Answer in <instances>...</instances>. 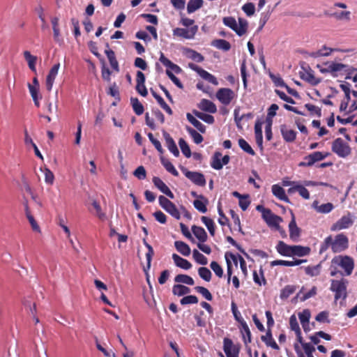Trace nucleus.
<instances>
[{
	"instance_id": "obj_1",
	"label": "nucleus",
	"mask_w": 357,
	"mask_h": 357,
	"mask_svg": "<svg viewBox=\"0 0 357 357\" xmlns=\"http://www.w3.org/2000/svg\"><path fill=\"white\" fill-rule=\"evenodd\" d=\"M331 263V267H338L343 271L342 275H351L354 269V260L348 255L335 256Z\"/></svg>"
},
{
	"instance_id": "obj_2",
	"label": "nucleus",
	"mask_w": 357,
	"mask_h": 357,
	"mask_svg": "<svg viewBox=\"0 0 357 357\" xmlns=\"http://www.w3.org/2000/svg\"><path fill=\"white\" fill-rule=\"evenodd\" d=\"M238 21L239 24L238 26L236 19L233 17H225L222 19L223 24L225 26L235 31L238 36H241L247 32L248 23L246 20L241 17H239Z\"/></svg>"
},
{
	"instance_id": "obj_3",
	"label": "nucleus",
	"mask_w": 357,
	"mask_h": 357,
	"mask_svg": "<svg viewBox=\"0 0 357 357\" xmlns=\"http://www.w3.org/2000/svg\"><path fill=\"white\" fill-rule=\"evenodd\" d=\"M348 280L344 278L340 280H332L330 290L335 293V300L340 298L344 300L347 297Z\"/></svg>"
},
{
	"instance_id": "obj_4",
	"label": "nucleus",
	"mask_w": 357,
	"mask_h": 357,
	"mask_svg": "<svg viewBox=\"0 0 357 357\" xmlns=\"http://www.w3.org/2000/svg\"><path fill=\"white\" fill-rule=\"evenodd\" d=\"M331 150L339 158H346L351 153V149L349 144L340 137L335 139L332 142Z\"/></svg>"
},
{
	"instance_id": "obj_5",
	"label": "nucleus",
	"mask_w": 357,
	"mask_h": 357,
	"mask_svg": "<svg viewBox=\"0 0 357 357\" xmlns=\"http://www.w3.org/2000/svg\"><path fill=\"white\" fill-rule=\"evenodd\" d=\"M349 248V238L343 233L337 234L332 237V251L334 253H339L346 250Z\"/></svg>"
},
{
	"instance_id": "obj_6",
	"label": "nucleus",
	"mask_w": 357,
	"mask_h": 357,
	"mask_svg": "<svg viewBox=\"0 0 357 357\" xmlns=\"http://www.w3.org/2000/svg\"><path fill=\"white\" fill-rule=\"evenodd\" d=\"M354 224L353 215L350 212L341 218H340L336 222L332 225L331 227V231H340L349 228Z\"/></svg>"
},
{
	"instance_id": "obj_7",
	"label": "nucleus",
	"mask_w": 357,
	"mask_h": 357,
	"mask_svg": "<svg viewBox=\"0 0 357 357\" xmlns=\"http://www.w3.org/2000/svg\"><path fill=\"white\" fill-rule=\"evenodd\" d=\"M215 96L222 105H229L236 97V94L229 88H220L217 91Z\"/></svg>"
},
{
	"instance_id": "obj_8",
	"label": "nucleus",
	"mask_w": 357,
	"mask_h": 357,
	"mask_svg": "<svg viewBox=\"0 0 357 357\" xmlns=\"http://www.w3.org/2000/svg\"><path fill=\"white\" fill-rule=\"evenodd\" d=\"M181 171L184 174V175L189 180H190L195 185L200 187H204L206 185V181L204 175L202 173L198 172L189 171L185 167H183L181 169Z\"/></svg>"
},
{
	"instance_id": "obj_9",
	"label": "nucleus",
	"mask_w": 357,
	"mask_h": 357,
	"mask_svg": "<svg viewBox=\"0 0 357 357\" xmlns=\"http://www.w3.org/2000/svg\"><path fill=\"white\" fill-rule=\"evenodd\" d=\"M160 205L171 215L177 220L181 218V215L175 204L167 197L160 195L158 198Z\"/></svg>"
},
{
	"instance_id": "obj_10",
	"label": "nucleus",
	"mask_w": 357,
	"mask_h": 357,
	"mask_svg": "<svg viewBox=\"0 0 357 357\" xmlns=\"http://www.w3.org/2000/svg\"><path fill=\"white\" fill-rule=\"evenodd\" d=\"M223 350L227 357H238L240 346L234 344L231 339L225 337L223 340Z\"/></svg>"
},
{
	"instance_id": "obj_11",
	"label": "nucleus",
	"mask_w": 357,
	"mask_h": 357,
	"mask_svg": "<svg viewBox=\"0 0 357 357\" xmlns=\"http://www.w3.org/2000/svg\"><path fill=\"white\" fill-rule=\"evenodd\" d=\"M198 31V26L194 25L189 29L176 28L173 30V35L184 39H193Z\"/></svg>"
},
{
	"instance_id": "obj_12",
	"label": "nucleus",
	"mask_w": 357,
	"mask_h": 357,
	"mask_svg": "<svg viewBox=\"0 0 357 357\" xmlns=\"http://www.w3.org/2000/svg\"><path fill=\"white\" fill-rule=\"evenodd\" d=\"M321 72L328 71L330 72L333 77H337V72L344 71L347 73L346 76V79H350L351 70L349 68L347 65L340 63H331L328 66V68L326 70H321Z\"/></svg>"
},
{
	"instance_id": "obj_13",
	"label": "nucleus",
	"mask_w": 357,
	"mask_h": 357,
	"mask_svg": "<svg viewBox=\"0 0 357 357\" xmlns=\"http://www.w3.org/2000/svg\"><path fill=\"white\" fill-rule=\"evenodd\" d=\"M294 348L298 357H314L315 347L310 343L303 344L302 349L298 343H294Z\"/></svg>"
},
{
	"instance_id": "obj_14",
	"label": "nucleus",
	"mask_w": 357,
	"mask_h": 357,
	"mask_svg": "<svg viewBox=\"0 0 357 357\" xmlns=\"http://www.w3.org/2000/svg\"><path fill=\"white\" fill-rule=\"evenodd\" d=\"M189 67L192 70L196 71L199 75V76L202 78H203L204 79L208 81V82H210L214 85L218 84V82L216 77L214 75H213L212 74L207 72L206 70L202 69V68L197 66V65H195L194 63H190Z\"/></svg>"
},
{
	"instance_id": "obj_15",
	"label": "nucleus",
	"mask_w": 357,
	"mask_h": 357,
	"mask_svg": "<svg viewBox=\"0 0 357 357\" xmlns=\"http://www.w3.org/2000/svg\"><path fill=\"white\" fill-rule=\"evenodd\" d=\"M289 237L293 241H297L301 230L297 226L294 214L291 212V220L289 224Z\"/></svg>"
},
{
	"instance_id": "obj_16",
	"label": "nucleus",
	"mask_w": 357,
	"mask_h": 357,
	"mask_svg": "<svg viewBox=\"0 0 357 357\" xmlns=\"http://www.w3.org/2000/svg\"><path fill=\"white\" fill-rule=\"evenodd\" d=\"M60 68V63L54 64L49 71V73L46 77V89L48 91H50L52 89L54 79L57 76L59 69Z\"/></svg>"
},
{
	"instance_id": "obj_17",
	"label": "nucleus",
	"mask_w": 357,
	"mask_h": 357,
	"mask_svg": "<svg viewBox=\"0 0 357 357\" xmlns=\"http://www.w3.org/2000/svg\"><path fill=\"white\" fill-rule=\"evenodd\" d=\"M153 183L154 185L158 188L162 193L166 195L170 199H174V195L168 186L159 178L154 176L153 178Z\"/></svg>"
},
{
	"instance_id": "obj_18",
	"label": "nucleus",
	"mask_w": 357,
	"mask_h": 357,
	"mask_svg": "<svg viewBox=\"0 0 357 357\" xmlns=\"http://www.w3.org/2000/svg\"><path fill=\"white\" fill-rule=\"evenodd\" d=\"M281 135L286 142H293L296 138V132L288 128L286 125L280 126Z\"/></svg>"
},
{
	"instance_id": "obj_19",
	"label": "nucleus",
	"mask_w": 357,
	"mask_h": 357,
	"mask_svg": "<svg viewBox=\"0 0 357 357\" xmlns=\"http://www.w3.org/2000/svg\"><path fill=\"white\" fill-rule=\"evenodd\" d=\"M163 136L169 151L172 153L174 156L178 157L179 155V151L173 138L166 131L163 132Z\"/></svg>"
},
{
	"instance_id": "obj_20",
	"label": "nucleus",
	"mask_w": 357,
	"mask_h": 357,
	"mask_svg": "<svg viewBox=\"0 0 357 357\" xmlns=\"http://www.w3.org/2000/svg\"><path fill=\"white\" fill-rule=\"evenodd\" d=\"M198 107L206 112L214 114L217 112V107L215 103L208 99H202L198 104Z\"/></svg>"
},
{
	"instance_id": "obj_21",
	"label": "nucleus",
	"mask_w": 357,
	"mask_h": 357,
	"mask_svg": "<svg viewBox=\"0 0 357 357\" xmlns=\"http://www.w3.org/2000/svg\"><path fill=\"white\" fill-rule=\"evenodd\" d=\"M106 47H107L105 50V53L107 55V57L109 61L111 67L116 72L119 71V63L116 60L115 53L112 50L109 49V44H106Z\"/></svg>"
},
{
	"instance_id": "obj_22",
	"label": "nucleus",
	"mask_w": 357,
	"mask_h": 357,
	"mask_svg": "<svg viewBox=\"0 0 357 357\" xmlns=\"http://www.w3.org/2000/svg\"><path fill=\"white\" fill-rule=\"evenodd\" d=\"M276 250L277 252L282 256H292V245H289L284 241H280L278 242V243L276 245Z\"/></svg>"
},
{
	"instance_id": "obj_23",
	"label": "nucleus",
	"mask_w": 357,
	"mask_h": 357,
	"mask_svg": "<svg viewBox=\"0 0 357 357\" xmlns=\"http://www.w3.org/2000/svg\"><path fill=\"white\" fill-rule=\"evenodd\" d=\"M208 203V200L204 195H200L199 196V199H195L193 202L194 207L201 213H206L207 211L206 205Z\"/></svg>"
},
{
	"instance_id": "obj_24",
	"label": "nucleus",
	"mask_w": 357,
	"mask_h": 357,
	"mask_svg": "<svg viewBox=\"0 0 357 357\" xmlns=\"http://www.w3.org/2000/svg\"><path fill=\"white\" fill-rule=\"evenodd\" d=\"M172 259L175 264L181 268L188 270L192 267V264L190 261L185 259L182 258L177 254H173Z\"/></svg>"
},
{
	"instance_id": "obj_25",
	"label": "nucleus",
	"mask_w": 357,
	"mask_h": 357,
	"mask_svg": "<svg viewBox=\"0 0 357 357\" xmlns=\"http://www.w3.org/2000/svg\"><path fill=\"white\" fill-rule=\"evenodd\" d=\"M272 192L274 196L278 198L280 200L285 202H289L288 197L286 195L284 190L279 185H273L272 186Z\"/></svg>"
},
{
	"instance_id": "obj_26",
	"label": "nucleus",
	"mask_w": 357,
	"mask_h": 357,
	"mask_svg": "<svg viewBox=\"0 0 357 357\" xmlns=\"http://www.w3.org/2000/svg\"><path fill=\"white\" fill-rule=\"evenodd\" d=\"M159 60L164 66L174 71L176 73H179L181 72V68L176 64L172 63L169 59L165 57L162 52L160 53Z\"/></svg>"
},
{
	"instance_id": "obj_27",
	"label": "nucleus",
	"mask_w": 357,
	"mask_h": 357,
	"mask_svg": "<svg viewBox=\"0 0 357 357\" xmlns=\"http://www.w3.org/2000/svg\"><path fill=\"white\" fill-rule=\"evenodd\" d=\"M192 231L200 242L204 243L206 241L208 236L204 228L193 225L192 227Z\"/></svg>"
},
{
	"instance_id": "obj_28",
	"label": "nucleus",
	"mask_w": 357,
	"mask_h": 357,
	"mask_svg": "<svg viewBox=\"0 0 357 357\" xmlns=\"http://www.w3.org/2000/svg\"><path fill=\"white\" fill-rule=\"evenodd\" d=\"M310 248L302 245H292V256L304 257L310 253Z\"/></svg>"
},
{
	"instance_id": "obj_29",
	"label": "nucleus",
	"mask_w": 357,
	"mask_h": 357,
	"mask_svg": "<svg viewBox=\"0 0 357 357\" xmlns=\"http://www.w3.org/2000/svg\"><path fill=\"white\" fill-rule=\"evenodd\" d=\"M23 54L25 60L28 63V66L30 70L32 72L36 73V64L37 61V57L36 56L32 55L29 51H24Z\"/></svg>"
},
{
	"instance_id": "obj_30",
	"label": "nucleus",
	"mask_w": 357,
	"mask_h": 357,
	"mask_svg": "<svg viewBox=\"0 0 357 357\" xmlns=\"http://www.w3.org/2000/svg\"><path fill=\"white\" fill-rule=\"evenodd\" d=\"M174 246L176 250L183 256H189L190 255V248L189 245L181 241H176L174 242Z\"/></svg>"
},
{
	"instance_id": "obj_31",
	"label": "nucleus",
	"mask_w": 357,
	"mask_h": 357,
	"mask_svg": "<svg viewBox=\"0 0 357 357\" xmlns=\"http://www.w3.org/2000/svg\"><path fill=\"white\" fill-rule=\"evenodd\" d=\"M296 191H297L299 193V195L305 199H310V192L308 190L305 188L304 186L301 185H296L288 190L289 193H293Z\"/></svg>"
},
{
	"instance_id": "obj_32",
	"label": "nucleus",
	"mask_w": 357,
	"mask_h": 357,
	"mask_svg": "<svg viewBox=\"0 0 357 357\" xmlns=\"http://www.w3.org/2000/svg\"><path fill=\"white\" fill-rule=\"evenodd\" d=\"M325 15L334 17L337 20H345L350 21L351 20V12L350 11H341V12H335L332 13H328L325 12Z\"/></svg>"
},
{
	"instance_id": "obj_33",
	"label": "nucleus",
	"mask_w": 357,
	"mask_h": 357,
	"mask_svg": "<svg viewBox=\"0 0 357 357\" xmlns=\"http://www.w3.org/2000/svg\"><path fill=\"white\" fill-rule=\"evenodd\" d=\"M261 340L265 342L268 347H271L274 349H279V347L275 341L273 339L271 329H268L266 334L261 336Z\"/></svg>"
},
{
	"instance_id": "obj_34",
	"label": "nucleus",
	"mask_w": 357,
	"mask_h": 357,
	"mask_svg": "<svg viewBox=\"0 0 357 357\" xmlns=\"http://www.w3.org/2000/svg\"><path fill=\"white\" fill-rule=\"evenodd\" d=\"M186 118L188 121L192 124L200 132L204 133L206 132V126L198 121L190 113H187Z\"/></svg>"
},
{
	"instance_id": "obj_35",
	"label": "nucleus",
	"mask_w": 357,
	"mask_h": 357,
	"mask_svg": "<svg viewBox=\"0 0 357 357\" xmlns=\"http://www.w3.org/2000/svg\"><path fill=\"white\" fill-rule=\"evenodd\" d=\"M222 153L220 152L216 151L213 154L211 162V166L212 168L216 170H220L222 168Z\"/></svg>"
},
{
	"instance_id": "obj_36",
	"label": "nucleus",
	"mask_w": 357,
	"mask_h": 357,
	"mask_svg": "<svg viewBox=\"0 0 357 357\" xmlns=\"http://www.w3.org/2000/svg\"><path fill=\"white\" fill-rule=\"evenodd\" d=\"M192 113L196 117L202 120L203 121L206 122V123L213 124L215 121L214 117L211 114H205V113L199 112L196 109H194L192 111Z\"/></svg>"
},
{
	"instance_id": "obj_37",
	"label": "nucleus",
	"mask_w": 357,
	"mask_h": 357,
	"mask_svg": "<svg viewBox=\"0 0 357 357\" xmlns=\"http://www.w3.org/2000/svg\"><path fill=\"white\" fill-rule=\"evenodd\" d=\"M211 45L219 50L229 51L231 49L230 43L223 39H216L212 41Z\"/></svg>"
},
{
	"instance_id": "obj_38",
	"label": "nucleus",
	"mask_w": 357,
	"mask_h": 357,
	"mask_svg": "<svg viewBox=\"0 0 357 357\" xmlns=\"http://www.w3.org/2000/svg\"><path fill=\"white\" fill-rule=\"evenodd\" d=\"M190 291V289L189 287L180 284H174L172 288V293L178 296L188 294Z\"/></svg>"
},
{
	"instance_id": "obj_39",
	"label": "nucleus",
	"mask_w": 357,
	"mask_h": 357,
	"mask_svg": "<svg viewBox=\"0 0 357 357\" xmlns=\"http://www.w3.org/2000/svg\"><path fill=\"white\" fill-rule=\"evenodd\" d=\"M301 77L302 79L310 83L312 85H317L319 83V80H318L314 77L313 72L311 70L302 73L301 75Z\"/></svg>"
},
{
	"instance_id": "obj_40",
	"label": "nucleus",
	"mask_w": 357,
	"mask_h": 357,
	"mask_svg": "<svg viewBox=\"0 0 357 357\" xmlns=\"http://www.w3.org/2000/svg\"><path fill=\"white\" fill-rule=\"evenodd\" d=\"M202 222L205 225V226L207 227L210 234L212 236H214L215 235V226L213 220L208 218L206 216H202L201 218Z\"/></svg>"
},
{
	"instance_id": "obj_41",
	"label": "nucleus",
	"mask_w": 357,
	"mask_h": 357,
	"mask_svg": "<svg viewBox=\"0 0 357 357\" xmlns=\"http://www.w3.org/2000/svg\"><path fill=\"white\" fill-rule=\"evenodd\" d=\"M185 129H186L187 132H188V134L191 136V137L192 138V139L195 144H199L203 142V140H204L203 137L195 130H194L193 128H192L191 127H190L188 126H187L185 127Z\"/></svg>"
},
{
	"instance_id": "obj_42",
	"label": "nucleus",
	"mask_w": 357,
	"mask_h": 357,
	"mask_svg": "<svg viewBox=\"0 0 357 357\" xmlns=\"http://www.w3.org/2000/svg\"><path fill=\"white\" fill-rule=\"evenodd\" d=\"M310 315V312L307 309L303 310L302 312L298 314L300 321L305 331H306L305 325H309Z\"/></svg>"
},
{
	"instance_id": "obj_43",
	"label": "nucleus",
	"mask_w": 357,
	"mask_h": 357,
	"mask_svg": "<svg viewBox=\"0 0 357 357\" xmlns=\"http://www.w3.org/2000/svg\"><path fill=\"white\" fill-rule=\"evenodd\" d=\"M203 6V0H190L188 6L187 10L188 13H192L199 9Z\"/></svg>"
},
{
	"instance_id": "obj_44",
	"label": "nucleus",
	"mask_w": 357,
	"mask_h": 357,
	"mask_svg": "<svg viewBox=\"0 0 357 357\" xmlns=\"http://www.w3.org/2000/svg\"><path fill=\"white\" fill-rule=\"evenodd\" d=\"M174 281L178 283H183L188 285H193L195 284L192 278L185 274H178L174 278Z\"/></svg>"
},
{
	"instance_id": "obj_45",
	"label": "nucleus",
	"mask_w": 357,
	"mask_h": 357,
	"mask_svg": "<svg viewBox=\"0 0 357 357\" xmlns=\"http://www.w3.org/2000/svg\"><path fill=\"white\" fill-rule=\"evenodd\" d=\"M161 163L168 172L171 173L172 175L175 176H178V171L176 169L173 164L168 159L161 158Z\"/></svg>"
},
{
	"instance_id": "obj_46",
	"label": "nucleus",
	"mask_w": 357,
	"mask_h": 357,
	"mask_svg": "<svg viewBox=\"0 0 357 357\" xmlns=\"http://www.w3.org/2000/svg\"><path fill=\"white\" fill-rule=\"evenodd\" d=\"M130 101L135 113L138 116L142 114L144 109L143 105L139 100L137 98H131Z\"/></svg>"
},
{
	"instance_id": "obj_47",
	"label": "nucleus",
	"mask_w": 357,
	"mask_h": 357,
	"mask_svg": "<svg viewBox=\"0 0 357 357\" xmlns=\"http://www.w3.org/2000/svg\"><path fill=\"white\" fill-rule=\"evenodd\" d=\"M242 333L245 344L251 342V332L245 321H241Z\"/></svg>"
},
{
	"instance_id": "obj_48",
	"label": "nucleus",
	"mask_w": 357,
	"mask_h": 357,
	"mask_svg": "<svg viewBox=\"0 0 357 357\" xmlns=\"http://www.w3.org/2000/svg\"><path fill=\"white\" fill-rule=\"evenodd\" d=\"M282 221V219L281 217L277 215H275V214H273L269 218L268 220H267V225L270 227H274L276 228V229L278 230H280V223Z\"/></svg>"
},
{
	"instance_id": "obj_49",
	"label": "nucleus",
	"mask_w": 357,
	"mask_h": 357,
	"mask_svg": "<svg viewBox=\"0 0 357 357\" xmlns=\"http://www.w3.org/2000/svg\"><path fill=\"white\" fill-rule=\"evenodd\" d=\"M296 290V287L294 285H287L285 286L280 292V298L282 299H287L291 294H293Z\"/></svg>"
},
{
	"instance_id": "obj_50",
	"label": "nucleus",
	"mask_w": 357,
	"mask_h": 357,
	"mask_svg": "<svg viewBox=\"0 0 357 357\" xmlns=\"http://www.w3.org/2000/svg\"><path fill=\"white\" fill-rule=\"evenodd\" d=\"M321 267L320 264L312 266H308L305 268V272L311 277L317 276L320 274Z\"/></svg>"
},
{
	"instance_id": "obj_51",
	"label": "nucleus",
	"mask_w": 357,
	"mask_h": 357,
	"mask_svg": "<svg viewBox=\"0 0 357 357\" xmlns=\"http://www.w3.org/2000/svg\"><path fill=\"white\" fill-rule=\"evenodd\" d=\"M329 248L332 249V236L329 235L321 243L319 253L320 255L325 252Z\"/></svg>"
},
{
	"instance_id": "obj_52",
	"label": "nucleus",
	"mask_w": 357,
	"mask_h": 357,
	"mask_svg": "<svg viewBox=\"0 0 357 357\" xmlns=\"http://www.w3.org/2000/svg\"><path fill=\"white\" fill-rule=\"evenodd\" d=\"M198 274L201 278L206 282H209L211 280L212 273L211 271L206 267L199 268Z\"/></svg>"
},
{
	"instance_id": "obj_53",
	"label": "nucleus",
	"mask_w": 357,
	"mask_h": 357,
	"mask_svg": "<svg viewBox=\"0 0 357 357\" xmlns=\"http://www.w3.org/2000/svg\"><path fill=\"white\" fill-rule=\"evenodd\" d=\"M238 145L241 147V149H243L247 153L251 155H255V151L252 149L250 144L244 139L241 138L238 139Z\"/></svg>"
},
{
	"instance_id": "obj_54",
	"label": "nucleus",
	"mask_w": 357,
	"mask_h": 357,
	"mask_svg": "<svg viewBox=\"0 0 357 357\" xmlns=\"http://www.w3.org/2000/svg\"><path fill=\"white\" fill-rule=\"evenodd\" d=\"M178 144L181 148V150L183 153V154L186 158H190L192 155L190 149L188 144V143L183 139V138H181L178 141Z\"/></svg>"
},
{
	"instance_id": "obj_55",
	"label": "nucleus",
	"mask_w": 357,
	"mask_h": 357,
	"mask_svg": "<svg viewBox=\"0 0 357 357\" xmlns=\"http://www.w3.org/2000/svg\"><path fill=\"white\" fill-rule=\"evenodd\" d=\"M195 290L202 295V296L206 298L207 301H212L213 296L208 289L201 286H197L195 287Z\"/></svg>"
},
{
	"instance_id": "obj_56",
	"label": "nucleus",
	"mask_w": 357,
	"mask_h": 357,
	"mask_svg": "<svg viewBox=\"0 0 357 357\" xmlns=\"http://www.w3.org/2000/svg\"><path fill=\"white\" fill-rule=\"evenodd\" d=\"M143 243L148 249V252L146 254V257L147 261V268L149 269L151 267L152 257L153 255H154V251L152 246L150 244H149L145 239L143 240Z\"/></svg>"
},
{
	"instance_id": "obj_57",
	"label": "nucleus",
	"mask_w": 357,
	"mask_h": 357,
	"mask_svg": "<svg viewBox=\"0 0 357 357\" xmlns=\"http://www.w3.org/2000/svg\"><path fill=\"white\" fill-rule=\"evenodd\" d=\"M192 256L195 260L199 264L206 265L208 263L207 258L200 253L198 250H194L192 252Z\"/></svg>"
},
{
	"instance_id": "obj_58",
	"label": "nucleus",
	"mask_w": 357,
	"mask_h": 357,
	"mask_svg": "<svg viewBox=\"0 0 357 357\" xmlns=\"http://www.w3.org/2000/svg\"><path fill=\"white\" fill-rule=\"evenodd\" d=\"M218 212L220 215V218L218 219L219 224L222 226L229 225V219L223 213L222 210L221 204L220 202L218 203Z\"/></svg>"
},
{
	"instance_id": "obj_59",
	"label": "nucleus",
	"mask_w": 357,
	"mask_h": 357,
	"mask_svg": "<svg viewBox=\"0 0 357 357\" xmlns=\"http://www.w3.org/2000/svg\"><path fill=\"white\" fill-rule=\"evenodd\" d=\"M107 94L114 97L118 101L121 100L119 87L115 82L109 86Z\"/></svg>"
},
{
	"instance_id": "obj_60",
	"label": "nucleus",
	"mask_w": 357,
	"mask_h": 357,
	"mask_svg": "<svg viewBox=\"0 0 357 357\" xmlns=\"http://www.w3.org/2000/svg\"><path fill=\"white\" fill-rule=\"evenodd\" d=\"M310 155L312 158L314 163H315L316 162L321 161L327 158L328 155H330V153H322L320 151H315L312 153Z\"/></svg>"
},
{
	"instance_id": "obj_61",
	"label": "nucleus",
	"mask_w": 357,
	"mask_h": 357,
	"mask_svg": "<svg viewBox=\"0 0 357 357\" xmlns=\"http://www.w3.org/2000/svg\"><path fill=\"white\" fill-rule=\"evenodd\" d=\"M305 107L310 112L311 115H316L318 117L321 116V109L320 107L310 103L305 104Z\"/></svg>"
},
{
	"instance_id": "obj_62",
	"label": "nucleus",
	"mask_w": 357,
	"mask_h": 357,
	"mask_svg": "<svg viewBox=\"0 0 357 357\" xmlns=\"http://www.w3.org/2000/svg\"><path fill=\"white\" fill-rule=\"evenodd\" d=\"M210 267L218 278H222L223 276V269L217 261H211Z\"/></svg>"
},
{
	"instance_id": "obj_63",
	"label": "nucleus",
	"mask_w": 357,
	"mask_h": 357,
	"mask_svg": "<svg viewBox=\"0 0 357 357\" xmlns=\"http://www.w3.org/2000/svg\"><path fill=\"white\" fill-rule=\"evenodd\" d=\"M188 52L189 54L188 57L197 62H202L204 59V56L195 50L188 49Z\"/></svg>"
},
{
	"instance_id": "obj_64",
	"label": "nucleus",
	"mask_w": 357,
	"mask_h": 357,
	"mask_svg": "<svg viewBox=\"0 0 357 357\" xmlns=\"http://www.w3.org/2000/svg\"><path fill=\"white\" fill-rule=\"evenodd\" d=\"M133 175L139 180H144L146 177V172L144 166H139L133 172Z\"/></svg>"
}]
</instances>
